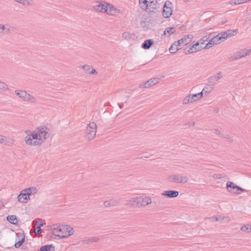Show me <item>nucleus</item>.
<instances>
[{
    "label": "nucleus",
    "mask_w": 251,
    "mask_h": 251,
    "mask_svg": "<svg viewBox=\"0 0 251 251\" xmlns=\"http://www.w3.org/2000/svg\"><path fill=\"white\" fill-rule=\"evenodd\" d=\"M136 207H145L151 203V200L149 197H137Z\"/></svg>",
    "instance_id": "nucleus-6"
},
{
    "label": "nucleus",
    "mask_w": 251,
    "mask_h": 251,
    "mask_svg": "<svg viewBox=\"0 0 251 251\" xmlns=\"http://www.w3.org/2000/svg\"><path fill=\"white\" fill-rule=\"evenodd\" d=\"M118 105L121 109H122L124 107V104L123 103H119Z\"/></svg>",
    "instance_id": "nucleus-58"
},
{
    "label": "nucleus",
    "mask_w": 251,
    "mask_h": 251,
    "mask_svg": "<svg viewBox=\"0 0 251 251\" xmlns=\"http://www.w3.org/2000/svg\"><path fill=\"white\" fill-rule=\"evenodd\" d=\"M63 229L64 230H65V231H64L62 233H61V234H56L54 233H53L52 234L53 235L57 237L58 239H60L67 237L73 235L74 233L73 228L68 225L63 226Z\"/></svg>",
    "instance_id": "nucleus-5"
},
{
    "label": "nucleus",
    "mask_w": 251,
    "mask_h": 251,
    "mask_svg": "<svg viewBox=\"0 0 251 251\" xmlns=\"http://www.w3.org/2000/svg\"><path fill=\"white\" fill-rule=\"evenodd\" d=\"M97 72L94 69H92L91 71H90V74H97Z\"/></svg>",
    "instance_id": "nucleus-55"
},
{
    "label": "nucleus",
    "mask_w": 251,
    "mask_h": 251,
    "mask_svg": "<svg viewBox=\"0 0 251 251\" xmlns=\"http://www.w3.org/2000/svg\"><path fill=\"white\" fill-rule=\"evenodd\" d=\"M214 133L216 134H218V135H219L221 136H223V134H221L220 131L219 130L217 129H214Z\"/></svg>",
    "instance_id": "nucleus-53"
},
{
    "label": "nucleus",
    "mask_w": 251,
    "mask_h": 251,
    "mask_svg": "<svg viewBox=\"0 0 251 251\" xmlns=\"http://www.w3.org/2000/svg\"><path fill=\"white\" fill-rule=\"evenodd\" d=\"M216 221H219V219H218L217 217L216 218Z\"/></svg>",
    "instance_id": "nucleus-64"
},
{
    "label": "nucleus",
    "mask_w": 251,
    "mask_h": 251,
    "mask_svg": "<svg viewBox=\"0 0 251 251\" xmlns=\"http://www.w3.org/2000/svg\"><path fill=\"white\" fill-rule=\"evenodd\" d=\"M214 88H212L211 87V86H209L208 84L207 85V86L205 87L203 89H202V91H203V92H204V93L205 94H209L211 92V91H212V90Z\"/></svg>",
    "instance_id": "nucleus-37"
},
{
    "label": "nucleus",
    "mask_w": 251,
    "mask_h": 251,
    "mask_svg": "<svg viewBox=\"0 0 251 251\" xmlns=\"http://www.w3.org/2000/svg\"><path fill=\"white\" fill-rule=\"evenodd\" d=\"M237 29H229L226 30L227 35L228 38L234 35L235 33L237 32Z\"/></svg>",
    "instance_id": "nucleus-39"
},
{
    "label": "nucleus",
    "mask_w": 251,
    "mask_h": 251,
    "mask_svg": "<svg viewBox=\"0 0 251 251\" xmlns=\"http://www.w3.org/2000/svg\"><path fill=\"white\" fill-rule=\"evenodd\" d=\"M172 3L168 1L165 3L162 11V16L164 18H169L172 14V9L171 8Z\"/></svg>",
    "instance_id": "nucleus-8"
},
{
    "label": "nucleus",
    "mask_w": 251,
    "mask_h": 251,
    "mask_svg": "<svg viewBox=\"0 0 251 251\" xmlns=\"http://www.w3.org/2000/svg\"><path fill=\"white\" fill-rule=\"evenodd\" d=\"M36 223H38V226H39L41 228L43 226V223L41 219H38Z\"/></svg>",
    "instance_id": "nucleus-49"
},
{
    "label": "nucleus",
    "mask_w": 251,
    "mask_h": 251,
    "mask_svg": "<svg viewBox=\"0 0 251 251\" xmlns=\"http://www.w3.org/2000/svg\"><path fill=\"white\" fill-rule=\"evenodd\" d=\"M212 40L210 39L208 43L206 44L204 46L205 49H209L213 47L214 45H216V44L213 42Z\"/></svg>",
    "instance_id": "nucleus-42"
},
{
    "label": "nucleus",
    "mask_w": 251,
    "mask_h": 251,
    "mask_svg": "<svg viewBox=\"0 0 251 251\" xmlns=\"http://www.w3.org/2000/svg\"><path fill=\"white\" fill-rule=\"evenodd\" d=\"M211 39L212 40V41H213V42L216 44V45L219 44L221 42H223V41H222V39H221V37L219 36L218 34L214 36L213 37L211 38Z\"/></svg>",
    "instance_id": "nucleus-32"
},
{
    "label": "nucleus",
    "mask_w": 251,
    "mask_h": 251,
    "mask_svg": "<svg viewBox=\"0 0 251 251\" xmlns=\"http://www.w3.org/2000/svg\"><path fill=\"white\" fill-rule=\"evenodd\" d=\"M6 219L8 222L13 225H17L18 223V220L16 215H8Z\"/></svg>",
    "instance_id": "nucleus-26"
},
{
    "label": "nucleus",
    "mask_w": 251,
    "mask_h": 251,
    "mask_svg": "<svg viewBox=\"0 0 251 251\" xmlns=\"http://www.w3.org/2000/svg\"><path fill=\"white\" fill-rule=\"evenodd\" d=\"M9 30H10V29H9V28H7V29H6V31H8H8H9Z\"/></svg>",
    "instance_id": "nucleus-62"
},
{
    "label": "nucleus",
    "mask_w": 251,
    "mask_h": 251,
    "mask_svg": "<svg viewBox=\"0 0 251 251\" xmlns=\"http://www.w3.org/2000/svg\"><path fill=\"white\" fill-rule=\"evenodd\" d=\"M33 140L30 137V136L27 135L25 137V143L28 145L36 146V145L41 144V142H40L39 141H33Z\"/></svg>",
    "instance_id": "nucleus-17"
},
{
    "label": "nucleus",
    "mask_w": 251,
    "mask_h": 251,
    "mask_svg": "<svg viewBox=\"0 0 251 251\" xmlns=\"http://www.w3.org/2000/svg\"><path fill=\"white\" fill-rule=\"evenodd\" d=\"M96 132L97 125L95 123L91 122L87 126L85 136L88 140H92L95 137Z\"/></svg>",
    "instance_id": "nucleus-2"
},
{
    "label": "nucleus",
    "mask_w": 251,
    "mask_h": 251,
    "mask_svg": "<svg viewBox=\"0 0 251 251\" xmlns=\"http://www.w3.org/2000/svg\"><path fill=\"white\" fill-rule=\"evenodd\" d=\"M157 1L156 0H153V1L151 2L150 4H148V8L149 7L152 9H156L157 8Z\"/></svg>",
    "instance_id": "nucleus-40"
},
{
    "label": "nucleus",
    "mask_w": 251,
    "mask_h": 251,
    "mask_svg": "<svg viewBox=\"0 0 251 251\" xmlns=\"http://www.w3.org/2000/svg\"><path fill=\"white\" fill-rule=\"evenodd\" d=\"M191 46L192 48L193 49V50L195 52L205 49L204 47H201V45H200V43L198 42H197L195 44L192 45Z\"/></svg>",
    "instance_id": "nucleus-27"
},
{
    "label": "nucleus",
    "mask_w": 251,
    "mask_h": 251,
    "mask_svg": "<svg viewBox=\"0 0 251 251\" xmlns=\"http://www.w3.org/2000/svg\"><path fill=\"white\" fill-rule=\"evenodd\" d=\"M185 125H188L189 126H193L195 125V123L193 122H190L187 123Z\"/></svg>",
    "instance_id": "nucleus-57"
},
{
    "label": "nucleus",
    "mask_w": 251,
    "mask_h": 251,
    "mask_svg": "<svg viewBox=\"0 0 251 251\" xmlns=\"http://www.w3.org/2000/svg\"><path fill=\"white\" fill-rule=\"evenodd\" d=\"M193 38V36L191 34L185 36L183 38L180 39L181 46H183L189 43L191 41Z\"/></svg>",
    "instance_id": "nucleus-15"
},
{
    "label": "nucleus",
    "mask_w": 251,
    "mask_h": 251,
    "mask_svg": "<svg viewBox=\"0 0 251 251\" xmlns=\"http://www.w3.org/2000/svg\"><path fill=\"white\" fill-rule=\"evenodd\" d=\"M226 187L228 192L232 194L239 195L242 192L247 191L246 189L236 185L231 181L227 182Z\"/></svg>",
    "instance_id": "nucleus-1"
},
{
    "label": "nucleus",
    "mask_w": 251,
    "mask_h": 251,
    "mask_svg": "<svg viewBox=\"0 0 251 251\" xmlns=\"http://www.w3.org/2000/svg\"><path fill=\"white\" fill-rule=\"evenodd\" d=\"M24 191L26 192L27 195L29 197L31 195L36 194L38 190L35 187H30L24 189Z\"/></svg>",
    "instance_id": "nucleus-20"
},
{
    "label": "nucleus",
    "mask_w": 251,
    "mask_h": 251,
    "mask_svg": "<svg viewBox=\"0 0 251 251\" xmlns=\"http://www.w3.org/2000/svg\"><path fill=\"white\" fill-rule=\"evenodd\" d=\"M104 206L106 207H108L109 206H111V203H110V201H105L103 203Z\"/></svg>",
    "instance_id": "nucleus-51"
},
{
    "label": "nucleus",
    "mask_w": 251,
    "mask_h": 251,
    "mask_svg": "<svg viewBox=\"0 0 251 251\" xmlns=\"http://www.w3.org/2000/svg\"><path fill=\"white\" fill-rule=\"evenodd\" d=\"M41 232H42L41 228L39 226H37V228H36V231L35 232V234L36 235H39L41 233Z\"/></svg>",
    "instance_id": "nucleus-48"
},
{
    "label": "nucleus",
    "mask_w": 251,
    "mask_h": 251,
    "mask_svg": "<svg viewBox=\"0 0 251 251\" xmlns=\"http://www.w3.org/2000/svg\"><path fill=\"white\" fill-rule=\"evenodd\" d=\"M203 93H204V92H203L202 90L201 92L197 93V95H198V97L200 99H201L203 97Z\"/></svg>",
    "instance_id": "nucleus-54"
},
{
    "label": "nucleus",
    "mask_w": 251,
    "mask_h": 251,
    "mask_svg": "<svg viewBox=\"0 0 251 251\" xmlns=\"http://www.w3.org/2000/svg\"><path fill=\"white\" fill-rule=\"evenodd\" d=\"M136 199L137 197L132 198L129 200L126 201V205L130 207H132L134 206L136 207Z\"/></svg>",
    "instance_id": "nucleus-21"
},
{
    "label": "nucleus",
    "mask_w": 251,
    "mask_h": 251,
    "mask_svg": "<svg viewBox=\"0 0 251 251\" xmlns=\"http://www.w3.org/2000/svg\"><path fill=\"white\" fill-rule=\"evenodd\" d=\"M162 195L168 198H176L178 196L179 192L175 190H168L164 191Z\"/></svg>",
    "instance_id": "nucleus-13"
},
{
    "label": "nucleus",
    "mask_w": 251,
    "mask_h": 251,
    "mask_svg": "<svg viewBox=\"0 0 251 251\" xmlns=\"http://www.w3.org/2000/svg\"><path fill=\"white\" fill-rule=\"evenodd\" d=\"M7 85L4 82L0 80V90L2 91H9Z\"/></svg>",
    "instance_id": "nucleus-33"
},
{
    "label": "nucleus",
    "mask_w": 251,
    "mask_h": 251,
    "mask_svg": "<svg viewBox=\"0 0 251 251\" xmlns=\"http://www.w3.org/2000/svg\"><path fill=\"white\" fill-rule=\"evenodd\" d=\"M154 43L153 39L146 40L141 45V47L145 50L149 49Z\"/></svg>",
    "instance_id": "nucleus-14"
},
{
    "label": "nucleus",
    "mask_w": 251,
    "mask_h": 251,
    "mask_svg": "<svg viewBox=\"0 0 251 251\" xmlns=\"http://www.w3.org/2000/svg\"><path fill=\"white\" fill-rule=\"evenodd\" d=\"M251 52L250 49H243L241 50L240 51L236 53L235 58L232 59V60H235L241 58L242 57L249 54Z\"/></svg>",
    "instance_id": "nucleus-11"
},
{
    "label": "nucleus",
    "mask_w": 251,
    "mask_h": 251,
    "mask_svg": "<svg viewBox=\"0 0 251 251\" xmlns=\"http://www.w3.org/2000/svg\"><path fill=\"white\" fill-rule=\"evenodd\" d=\"M139 4L141 8L143 10H147L148 9V4L151 3L153 1V0H139Z\"/></svg>",
    "instance_id": "nucleus-19"
},
{
    "label": "nucleus",
    "mask_w": 251,
    "mask_h": 251,
    "mask_svg": "<svg viewBox=\"0 0 251 251\" xmlns=\"http://www.w3.org/2000/svg\"><path fill=\"white\" fill-rule=\"evenodd\" d=\"M193 52H195L193 50V49L192 48L191 45H189V47L185 48L184 50V53L185 54H188Z\"/></svg>",
    "instance_id": "nucleus-36"
},
{
    "label": "nucleus",
    "mask_w": 251,
    "mask_h": 251,
    "mask_svg": "<svg viewBox=\"0 0 251 251\" xmlns=\"http://www.w3.org/2000/svg\"><path fill=\"white\" fill-rule=\"evenodd\" d=\"M99 240V238L97 237H91L86 238L82 241V243L88 244L93 242H97Z\"/></svg>",
    "instance_id": "nucleus-22"
},
{
    "label": "nucleus",
    "mask_w": 251,
    "mask_h": 251,
    "mask_svg": "<svg viewBox=\"0 0 251 251\" xmlns=\"http://www.w3.org/2000/svg\"><path fill=\"white\" fill-rule=\"evenodd\" d=\"M17 199L20 202L22 203H25L28 200H30V198L27 195L26 192H25L24 190L20 192V194L17 197Z\"/></svg>",
    "instance_id": "nucleus-12"
},
{
    "label": "nucleus",
    "mask_w": 251,
    "mask_h": 251,
    "mask_svg": "<svg viewBox=\"0 0 251 251\" xmlns=\"http://www.w3.org/2000/svg\"><path fill=\"white\" fill-rule=\"evenodd\" d=\"M212 34H210L208 35V37L207 36H205L201 38V39H200L198 42L200 43L201 45H204V42L205 41H207L208 39H209L210 37H211Z\"/></svg>",
    "instance_id": "nucleus-35"
},
{
    "label": "nucleus",
    "mask_w": 251,
    "mask_h": 251,
    "mask_svg": "<svg viewBox=\"0 0 251 251\" xmlns=\"http://www.w3.org/2000/svg\"><path fill=\"white\" fill-rule=\"evenodd\" d=\"M26 133L27 134L28 136H30V137L34 141H39V134L38 133V130H37V132L35 131H31L30 130H26L25 131Z\"/></svg>",
    "instance_id": "nucleus-18"
},
{
    "label": "nucleus",
    "mask_w": 251,
    "mask_h": 251,
    "mask_svg": "<svg viewBox=\"0 0 251 251\" xmlns=\"http://www.w3.org/2000/svg\"><path fill=\"white\" fill-rule=\"evenodd\" d=\"M53 229L57 230L58 231L61 232V233H62V232H63V230H64L63 226H62V227H61L60 226H57L56 227H53Z\"/></svg>",
    "instance_id": "nucleus-46"
},
{
    "label": "nucleus",
    "mask_w": 251,
    "mask_h": 251,
    "mask_svg": "<svg viewBox=\"0 0 251 251\" xmlns=\"http://www.w3.org/2000/svg\"><path fill=\"white\" fill-rule=\"evenodd\" d=\"M123 37L126 40H134L137 38V36L134 33H130L127 32H124L123 34Z\"/></svg>",
    "instance_id": "nucleus-24"
},
{
    "label": "nucleus",
    "mask_w": 251,
    "mask_h": 251,
    "mask_svg": "<svg viewBox=\"0 0 251 251\" xmlns=\"http://www.w3.org/2000/svg\"><path fill=\"white\" fill-rule=\"evenodd\" d=\"M120 10L114 7L112 5L107 4V11L106 12L108 14L114 15L117 12H119Z\"/></svg>",
    "instance_id": "nucleus-16"
},
{
    "label": "nucleus",
    "mask_w": 251,
    "mask_h": 251,
    "mask_svg": "<svg viewBox=\"0 0 251 251\" xmlns=\"http://www.w3.org/2000/svg\"><path fill=\"white\" fill-rule=\"evenodd\" d=\"M37 129L39 137V141L41 144L43 141L49 137L50 135V129L46 126H40Z\"/></svg>",
    "instance_id": "nucleus-4"
},
{
    "label": "nucleus",
    "mask_w": 251,
    "mask_h": 251,
    "mask_svg": "<svg viewBox=\"0 0 251 251\" xmlns=\"http://www.w3.org/2000/svg\"><path fill=\"white\" fill-rule=\"evenodd\" d=\"M207 81L209 83L208 85L211 86L212 88H214L218 80L217 79H216V77L212 75L207 79Z\"/></svg>",
    "instance_id": "nucleus-23"
},
{
    "label": "nucleus",
    "mask_w": 251,
    "mask_h": 251,
    "mask_svg": "<svg viewBox=\"0 0 251 251\" xmlns=\"http://www.w3.org/2000/svg\"><path fill=\"white\" fill-rule=\"evenodd\" d=\"M158 82V78H152L145 82L140 84L139 87L141 88H149L150 86H153Z\"/></svg>",
    "instance_id": "nucleus-9"
},
{
    "label": "nucleus",
    "mask_w": 251,
    "mask_h": 251,
    "mask_svg": "<svg viewBox=\"0 0 251 251\" xmlns=\"http://www.w3.org/2000/svg\"><path fill=\"white\" fill-rule=\"evenodd\" d=\"M94 9L101 13H106L107 11V3H99L94 6Z\"/></svg>",
    "instance_id": "nucleus-10"
},
{
    "label": "nucleus",
    "mask_w": 251,
    "mask_h": 251,
    "mask_svg": "<svg viewBox=\"0 0 251 251\" xmlns=\"http://www.w3.org/2000/svg\"><path fill=\"white\" fill-rule=\"evenodd\" d=\"M215 111H216V113H217L218 112V109L215 110Z\"/></svg>",
    "instance_id": "nucleus-63"
},
{
    "label": "nucleus",
    "mask_w": 251,
    "mask_h": 251,
    "mask_svg": "<svg viewBox=\"0 0 251 251\" xmlns=\"http://www.w3.org/2000/svg\"><path fill=\"white\" fill-rule=\"evenodd\" d=\"M218 35L221 37V39L223 41H224L226 39L228 38V35H227L226 31L222 32Z\"/></svg>",
    "instance_id": "nucleus-38"
},
{
    "label": "nucleus",
    "mask_w": 251,
    "mask_h": 251,
    "mask_svg": "<svg viewBox=\"0 0 251 251\" xmlns=\"http://www.w3.org/2000/svg\"><path fill=\"white\" fill-rule=\"evenodd\" d=\"M21 236L22 237L21 240L16 242L14 245V247L16 248H20L25 241V235L24 234H21Z\"/></svg>",
    "instance_id": "nucleus-29"
},
{
    "label": "nucleus",
    "mask_w": 251,
    "mask_h": 251,
    "mask_svg": "<svg viewBox=\"0 0 251 251\" xmlns=\"http://www.w3.org/2000/svg\"><path fill=\"white\" fill-rule=\"evenodd\" d=\"M15 94L23 100L31 103L36 102V99L32 95L27 94L25 91L16 90Z\"/></svg>",
    "instance_id": "nucleus-3"
},
{
    "label": "nucleus",
    "mask_w": 251,
    "mask_h": 251,
    "mask_svg": "<svg viewBox=\"0 0 251 251\" xmlns=\"http://www.w3.org/2000/svg\"><path fill=\"white\" fill-rule=\"evenodd\" d=\"M5 29V27L4 25H0V33H2Z\"/></svg>",
    "instance_id": "nucleus-50"
},
{
    "label": "nucleus",
    "mask_w": 251,
    "mask_h": 251,
    "mask_svg": "<svg viewBox=\"0 0 251 251\" xmlns=\"http://www.w3.org/2000/svg\"><path fill=\"white\" fill-rule=\"evenodd\" d=\"M175 27H169L165 29L164 31V34L165 36H169L171 35L174 34L175 32Z\"/></svg>",
    "instance_id": "nucleus-28"
},
{
    "label": "nucleus",
    "mask_w": 251,
    "mask_h": 251,
    "mask_svg": "<svg viewBox=\"0 0 251 251\" xmlns=\"http://www.w3.org/2000/svg\"><path fill=\"white\" fill-rule=\"evenodd\" d=\"M169 179L173 182L185 183L187 182L188 178L186 176H182L179 174H176L169 176Z\"/></svg>",
    "instance_id": "nucleus-7"
},
{
    "label": "nucleus",
    "mask_w": 251,
    "mask_h": 251,
    "mask_svg": "<svg viewBox=\"0 0 251 251\" xmlns=\"http://www.w3.org/2000/svg\"><path fill=\"white\" fill-rule=\"evenodd\" d=\"M120 202L119 200H110V203H111V206H113L117 205Z\"/></svg>",
    "instance_id": "nucleus-43"
},
{
    "label": "nucleus",
    "mask_w": 251,
    "mask_h": 251,
    "mask_svg": "<svg viewBox=\"0 0 251 251\" xmlns=\"http://www.w3.org/2000/svg\"><path fill=\"white\" fill-rule=\"evenodd\" d=\"M38 251H54V247L52 245H46L42 246Z\"/></svg>",
    "instance_id": "nucleus-25"
},
{
    "label": "nucleus",
    "mask_w": 251,
    "mask_h": 251,
    "mask_svg": "<svg viewBox=\"0 0 251 251\" xmlns=\"http://www.w3.org/2000/svg\"><path fill=\"white\" fill-rule=\"evenodd\" d=\"M202 32H206V29H202Z\"/></svg>",
    "instance_id": "nucleus-60"
},
{
    "label": "nucleus",
    "mask_w": 251,
    "mask_h": 251,
    "mask_svg": "<svg viewBox=\"0 0 251 251\" xmlns=\"http://www.w3.org/2000/svg\"><path fill=\"white\" fill-rule=\"evenodd\" d=\"M223 137L225 138L226 139H227L228 140H230L231 137L228 135H223L222 136Z\"/></svg>",
    "instance_id": "nucleus-56"
},
{
    "label": "nucleus",
    "mask_w": 251,
    "mask_h": 251,
    "mask_svg": "<svg viewBox=\"0 0 251 251\" xmlns=\"http://www.w3.org/2000/svg\"><path fill=\"white\" fill-rule=\"evenodd\" d=\"M143 23H145V22H142V23H141V25H142L143 26H144V25H143Z\"/></svg>",
    "instance_id": "nucleus-61"
},
{
    "label": "nucleus",
    "mask_w": 251,
    "mask_h": 251,
    "mask_svg": "<svg viewBox=\"0 0 251 251\" xmlns=\"http://www.w3.org/2000/svg\"><path fill=\"white\" fill-rule=\"evenodd\" d=\"M240 230L243 232L250 233L251 232V231H250V225H246L242 226L240 228Z\"/></svg>",
    "instance_id": "nucleus-34"
},
{
    "label": "nucleus",
    "mask_w": 251,
    "mask_h": 251,
    "mask_svg": "<svg viewBox=\"0 0 251 251\" xmlns=\"http://www.w3.org/2000/svg\"><path fill=\"white\" fill-rule=\"evenodd\" d=\"M6 139H7V137L6 136L0 135V143H1V144L4 143L6 145H8L7 142H5V140Z\"/></svg>",
    "instance_id": "nucleus-44"
},
{
    "label": "nucleus",
    "mask_w": 251,
    "mask_h": 251,
    "mask_svg": "<svg viewBox=\"0 0 251 251\" xmlns=\"http://www.w3.org/2000/svg\"><path fill=\"white\" fill-rule=\"evenodd\" d=\"M194 0H186V1L191 2H192Z\"/></svg>",
    "instance_id": "nucleus-59"
},
{
    "label": "nucleus",
    "mask_w": 251,
    "mask_h": 251,
    "mask_svg": "<svg viewBox=\"0 0 251 251\" xmlns=\"http://www.w3.org/2000/svg\"><path fill=\"white\" fill-rule=\"evenodd\" d=\"M215 77H216V79H217V80L221 79L223 77L222 73L221 72H219L216 75H214Z\"/></svg>",
    "instance_id": "nucleus-47"
},
{
    "label": "nucleus",
    "mask_w": 251,
    "mask_h": 251,
    "mask_svg": "<svg viewBox=\"0 0 251 251\" xmlns=\"http://www.w3.org/2000/svg\"><path fill=\"white\" fill-rule=\"evenodd\" d=\"M191 102H193L192 100L191 99V94H189L183 99L182 104H187Z\"/></svg>",
    "instance_id": "nucleus-31"
},
{
    "label": "nucleus",
    "mask_w": 251,
    "mask_h": 251,
    "mask_svg": "<svg viewBox=\"0 0 251 251\" xmlns=\"http://www.w3.org/2000/svg\"><path fill=\"white\" fill-rule=\"evenodd\" d=\"M191 99L192 100L193 102L196 101L200 100L198 95H197V94H191Z\"/></svg>",
    "instance_id": "nucleus-45"
},
{
    "label": "nucleus",
    "mask_w": 251,
    "mask_h": 251,
    "mask_svg": "<svg viewBox=\"0 0 251 251\" xmlns=\"http://www.w3.org/2000/svg\"><path fill=\"white\" fill-rule=\"evenodd\" d=\"M174 44H176V45H177V47H178V46H182L180 39L178 40L177 41L175 42Z\"/></svg>",
    "instance_id": "nucleus-52"
},
{
    "label": "nucleus",
    "mask_w": 251,
    "mask_h": 251,
    "mask_svg": "<svg viewBox=\"0 0 251 251\" xmlns=\"http://www.w3.org/2000/svg\"><path fill=\"white\" fill-rule=\"evenodd\" d=\"M81 68L84 70L86 73L90 74L91 69L92 67L91 66L88 65H84L81 66Z\"/></svg>",
    "instance_id": "nucleus-41"
},
{
    "label": "nucleus",
    "mask_w": 251,
    "mask_h": 251,
    "mask_svg": "<svg viewBox=\"0 0 251 251\" xmlns=\"http://www.w3.org/2000/svg\"><path fill=\"white\" fill-rule=\"evenodd\" d=\"M180 49V48H178V47H177V45H176V44H173L170 47L169 50L171 53H174L176 52L177 50H179Z\"/></svg>",
    "instance_id": "nucleus-30"
}]
</instances>
